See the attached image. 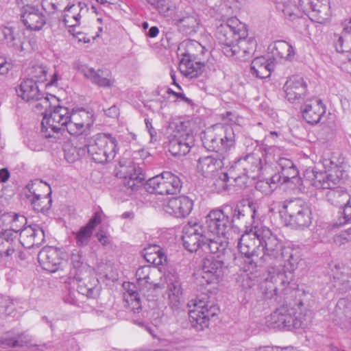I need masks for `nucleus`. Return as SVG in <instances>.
Listing matches in <instances>:
<instances>
[{
  "label": "nucleus",
  "mask_w": 351,
  "mask_h": 351,
  "mask_svg": "<svg viewBox=\"0 0 351 351\" xmlns=\"http://www.w3.org/2000/svg\"><path fill=\"white\" fill-rule=\"evenodd\" d=\"M227 245L226 241L223 242L220 240L219 235L208 232L202 250L206 253L216 254V259H223L222 256L228 251Z\"/></svg>",
  "instance_id": "e433bc0d"
},
{
  "label": "nucleus",
  "mask_w": 351,
  "mask_h": 351,
  "mask_svg": "<svg viewBox=\"0 0 351 351\" xmlns=\"http://www.w3.org/2000/svg\"><path fill=\"white\" fill-rule=\"evenodd\" d=\"M17 95L27 102H34L40 98L41 93L36 82L32 79H24L16 89Z\"/></svg>",
  "instance_id": "c9c22d12"
},
{
  "label": "nucleus",
  "mask_w": 351,
  "mask_h": 351,
  "mask_svg": "<svg viewBox=\"0 0 351 351\" xmlns=\"http://www.w3.org/2000/svg\"><path fill=\"white\" fill-rule=\"evenodd\" d=\"M259 228V223L252 228H248L244 230V234L239 238L237 247L242 255L245 264V271H253L258 264L261 265L260 257L258 256L259 247L257 245L258 237L255 235L254 231Z\"/></svg>",
  "instance_id": "9d476101"
},
{
  "label": "nucleus",
  "mask_w": 351,
  "mask_h": 351,
  "mask_svg": "<svg viewBox=\"0 0 351 351\" xmlns=\"http://www.w3.org/2000/svg\"><path fill=\"white\" fill-rule=\"evenodd\" d=\"M333 285L341 293H346L351 290V275L344 272L334 274Z\"/></svg>",
  "instance_id": "de8ad7c7"
},
{
  "label": "nucleus",
  "mask_w": 351,
  "mask_h": 351,
  "mask_svg": "<svg viewBox=\"0 0 351 351\" xmlns=\"http://www.w3.org/2000/svg\"><path fill=\"white\" fill-rule=\"evenodd\" d=\"M278 213L285 224L293 229L304 230L312 223L311 208L301 199L280 202Z\"/></svg>",
  "instance_id": "39448f33"
},
{
  "label": "nucleus",
  "mask_w": 351,
  "mask_h": 351,
  "mask_svg": "<svg viewBox=\"0 0 351 351\" xmlns=\"http://www.w3.org/2000/svg\"><path fill=\"white\" fill-rule=\"evenodd\" d=\"M0 40L3 42L8 47L13 48L16 51L27 50L25 43L21 40L19 32L14 27H0Z\"/></svg>",
  "instance_id": "72a5a7b5"
},
{
  "label": "nucleus",
  "mask_w": 351,
  "mask_h": 351,
  "mask_svg": "<svg viewBox=\"0 0 351 351\" xmlns=\"http://www.w3.org/2000/svg\"><path fill=\"white\" fill-rule=\"evenodd\" d=\"M301 261V252L298 248L286 246L284 249L283 259L284 267L289 272L294 271Z\"/></svg>",
  "instance_id": "79ce46f5"
},
{
  "label": "nucleus",
  "mask_w": 351,
  "mask_h": 351,
  "mask_svg": "<svg viewBox=\"0 0 351 351\" xmlns=\"http://www.w3.org/2000/svg\"><path fill=\"white\" fill-rule=\"evenodd\" d=\"M147 3L156 9L160 14L164 16H170L172 14L173 5L168 0H145Z\"/></svg>",
  "instance_id": "3c124183"
},
{
  "label": "nucleus",
  "mask_w": 351,
  "mask_h": 351,
  "mask_svg": "<svg viewBox=\"0 0 351 351\" xmlns=\"http://www.w3.org/2000/svg\"><path fill=\"white\" fill-rule=\"evenodd\" d=\"M19 218L26 221V218L24 217L16 215L13 219L12 229L4 230L0 234V256L1 258L10 257L16 251L17 246L16 237L19 230H14L13 228L14 226V223L18 221Z\"/></svg>",
  "instance_id": "393cba45"
},
{
  "label": "nucleus",
  "mask_w": 351,
  "mask_h": 351,
  "mask_svg": "<svg viewBox=\"0 0 351 351\" xmlns=\"http://www.w3.org/2000/svg\"><path fill=\"white\" fill-rule=\"evenodd\" d=\"M281 173L283 179L282 183L290 184L292 189H302L303 182L299 176V171L296 167L286 171H281Z\"/></svg>",
  "instance_id": "49530a36"
},
{
  "label": "nucleus",
  "mask_w": 351,
  "mask_h": 351,
  "mask_svg": "<svg viewBox=\"0 0 351 351\" xmlns=\"http://www.w3.org/2000/svg\"><path fill=\"white\" fill-rule=\"evenodd\" d=\"M145 179L143 169L135 164L129 166L123 178V184L132 191L137 190Z\"/></svg>",
  "instance_id": "4c0bfd02"
},
{
  "label": "nucleus",
  "mask_w": 351,
  "mask_h": 351,
  "mask_svg": "<svg viewBox=\"0 0 351 351\" xmlns=\"http://www.w3.org/2000/svg\"><path fill=\"white\" fill-rule=\"evenodd\" d=\"M246 35V25L237 17L228 18L217 26L215 36L221 45L222 52L226 56V48H231L237 39Z\"/></svg>",
  "instance_id": "9b49d317"
},
{
  "label": "nucleus",
  "mask_w": 351,
  "mask_h": 351,
  "mask_svg": "<svg viewBox=\"0 0 351 351\" xmlns=\"http://www.w3.org/2000/svg\"><path fill=\"white\" fill-rule=\"evenodd\" d=\"M173 5V12L169 16L177 26L178 31L185 36H191L195 34L199 28V20L194 14H190L185 11L176 10Z\"/></svg>",
  "instance_id": "412c9836"
},
{
  "label": "nucleus",
  "mask_w": 351,
  "mask_h": 351,
  "mask_svg": "<svg viewBox=\"0 0 351 351\" xmlns=\"http://www.w3.org/2000/svg\"><path fill=\"white\" fill-rule=\"evenodd\" d=\"M265 153L260 149L255 150L239 158L235 165L242 168L247 177L258 176L263 167Z\"/></svg>",
  "instance_id": "aec40b11"
},
{
  "label": "nucleus",
  "mask_w": 351,
  "mask_h": 351,
  "mask_svg": "<svg viewBox=\"0 0 351 351\" xmlns=\"http://www.w3.org/2000/svg\"><path fill=\"white\" fill-rule=\"evenodd\" d=\"M71 261L73 269V271H71V274H73L74 278H77V276L80 274L84 267L82 253L80 252L73 253L71 256Z\"/></svg>",
  "instance_id": "13d9d810"
},
{
  "label": "nucleus",
  "mask_w": 351,
  "mask_h": 351,
  "mask_svg": "<svg viewBox=\"0 0 351 351\" xmlns=\"http://www.w3.org/2000/svg\"><path fill=\"white\" fill-rule=\"evenodd\" d=\"M305 121L310 125L319 122L322 116L326 112V107L322 100L317 98L307 100L300 108Z\"/></svg>",
  "instance_id": "bb28decb"
},
{
  "label": "nucleus",
  "mask_w": 351,
  "mask_h": 351,
  "mask_svg": "<svg viewBox=\"0 0 351 351\" xmlns=\"http://www.w3.org/2000/svg\"><path fill=\"white\" fill-rule=\"evenodd\" d=\"M193 207V200L185 195L170 198L163 204L164 210L176 218L186 217L191 213Z\"/></svg>",
  "instance_id": "5701e85b"
},
{
  "label": "nucleus",
  "mask_w": 351,
  "mask_h": 351,
  "mask_svg": "<svg viewBox=\"0 0 351 351\" xmlns=\"http://www.w3.org/2000/svg\"><path fill=\"white\" fill-rule=\"evenodd\" d=\"M65 130L71 134L73 136H81L83 135L84 133L87 130L86 126L82 125V123L79 122H75L72 120H70L68 123Z\"/></svg>",
  "instance_id": "052dcab7"
},
{
  "label": "nucleus",
  "mask_w": 351,
  "mask_h": 351,
  "mask_svg": "<svg viewBox=\"0 0 351 351\" xmlns=\"http://www.w3.org/2000/svg\"><path fill=\"white\" fill-rule=\"evenodd\" d=\"M285 16L293 21L302 18V13L313 22L325 23L331 16L329 0H299L298 5L289 1L284 5Z\"/></svg>",
  "instance_id": "f03ea898"
},
{
  "label": "nucleus",
  "mask_w": 351,
  "mask_h": 351,
  "mask_svg": "<svg viewBox=\"0 0 351 351\" xmlns=\"http://www.w3.org/2000/svg\"><path fill=\"white\" fill-rule=\"evenodd\" d=\"M29 339L23 334H19L14 337L5 338L2 341V344L12 348H22L26 346Z\"/></svg>",
  "instance_id": "5fc2aeb1"
},
{
  "label": "nucleus",
  "mask_w": 351,
  "mask_h": 351,
  "mask_svg": "<svg viewBox=\"0 0 351 351\" xmlns=\"http://www.w3.org/2000/svg\"><path fill=\"white\" fill-rule=\"evenodd\" d=\"M80 72L86 79L90 80L92 84L99 87L111 88L114 84V80L111 77L110 73L107 71L101 69L95 70L93 68L82 66L80 69Z\"/></svg>",
  "instance_id": "2f4dec72"
},
{
  "label": "nucleus",
  "mask_w": 351,
  "mask_h": 351,
  "mask_svg": "<svg viewBox=\"0 0 351 351\" xmlns=\"http://www.w3.org/2000/svg\"><path fill=\"white\" fill-rule=\"evenodd\" d=\"M48 73L47 68L43 64H36L32 66L29 69L28 79L34 80L36 83L38 82H44L47 80V75Z\"/></svg>",
  "instance_id": "603ef678"
},
{
  "label": "nucleus",
  "mask_w": 351,
  "mask_h": 351,
  "mask_svg": "<svg viewBox=\"0 0 351 351\" xmlns=\"http://www.w3.org/2000/svg\"><path fill=\"white\" fill-rule=\"evenodd\" d=\"M19 241L25 248L38 247L45 241V232L38 224L24 226L20 230Z\"/></svg>",
  "instance_id": "b1692460"
},
{
  "label": "nucleus",
  "mask_w": 351,
  "mask_h": 351,
  "mask_svg": "<svg viewBox=\"0 0 351 351\" xmlns=\"http://www.w3.org/2000/svg\"><path fill=\"white\" fill-rule=\"evenodd\" d=\"M38 261L43 269L51 273L57 271L62 264L58 252L52 247H43L38 254Z\"/></svg>",
  "instance_id": "c756f323"
},
{
  "label": "nucleus",
  "mask_w": 351,
  "mask_h": 351,
  "mask_svg": "<svg viewBox=\"0 0 351 351\" xmlns=\"http://www.w3.org/2000/svg\"><path fill=\"white\" fill-rule=\"evenodd\" d=\"M93 233L92 231L84 226H82L77 232H73L75 235L76 245L78 247H85L88 245Z\"/></svg>",
  "instance_id": "864d4df0"
},
{
  "label": "nucleus",
  "mask_w": 351,
  "mask_h": 351,
  "mask_svg": "<svg viewBox=\"0 0 351 351\" xmlns=\"http://www.w3.org/2000/svg\"><path fill=\"white\" fill-rule=\"evenodd\" d=\"M101 222V214L96 212L93 214L91 218L89 219L86 225L84 226L87 229L90 230L93 232L95 228Z\"/></svg>",
  "instance_id": "338daca9"
},
{
  "label": "nucleus",
  "mask_w": 351,
  "mask_h": 351,
  "mask_svg": "<svg viewBox=\"0 0 351 351\" xmlns=\"http://www.w3.org/2000/svg\"><path fill=\"white\" fill-rule=\"evenodd\" d=\"M11 69V64L7 58L0 53V75H3L8 73Z\"/></svg>",
  "instance_id": "774afa93"
},
{
  "label": "nucleus",
  "mask_w": 351,
  "mask_h": 351,
  "mask_svg": "<svg viewBox=\"0 0 351 351\" xmlns=\"http://www.w3.org/2000/svg\"><path fill=\"white\" fill-rule=\"evenodd\" d=\"M201 138L204 147L208 151L215 152L216 153L222 152L220 138L213 131L209 130L202 132Z\"/></svg>",
  "instance_id": "37998d69"
},
{
  "label": "nucleus",
  "mask_w": 351,
  "mask_h": 351,
  "mask_svg": "<svg viewBox=\"0 0 351 351\" xmlns=\"http://www.w3.org/2000/svg\"><path fill=\"white\" fill-rule=\"evenodd\" d=\"M80 146L79 147H71L69 149H64V158L69 162H73L76 160L78 159L79 156H84V155H82V152H80Z\"/></svg>",
  "instance_id": "e2e57ef3"
},
{
  "label": "nucleus",
  "mask_w": 351,
  "mask_h": 351,
  "mask_svg": "<svg viewBox=\"0 0 351 351\" xmlns=\"http://www.w3.org/2000/svg\"><path fill=\"white\" fill-rule=\"evenodd\" d=\"M81 136L83 145L80 147L82 155L88 154L97 163L104 164L113 160L117 152V141L108 133H99L92 137Z\"/></svg>",
  "instance_id": "f257e3e1"
},
{
  "label": "nucleus",
  "mask_w": 351,
  "mask_h": 351,
  "mask_svg": "<svg viewBox=\"0 0 351 351\" xmlns=\"http://www.w3.org/2000/svg\"><path fill=\"white\" fill-rule=\"evenodd\" d=\"M80 275L75 278L77 281V292L88 298H96L99 292L98 280L89 276L81 278Z\"/></svg>",
  "instance_id": "ea45409f"
},
{
  "label": "nucleus",
  "mask_w": 351,
  "mask_h": 351,
  "mask_svg": "<svg viewBox=\"0 0 351 351\" xmlns=\"http://www.w3.org/2000/svg\"><path fill=\"white\" fill-rule=\"evenodd\" d=\"M150 271L149 266L140 267L136 271V278L143 295L147 298V300H154L156 295L155 289H152V284L149 281Z\"/></svg>",
  "instance_id": "f704fd0d"
},
{
  "label": "nucleus",
  "mask_w": 351,
  "mask_h": 351,
  "mask_svg": "<svg viewBox=\"0 0 351 351\" xmlns=\"http://www.w3.org/2000/svg\"><path fill=\"white\" fill-rule=\"evenodd\" d=\"M250 274L247 273L243 274L237 280L239 286L245 291L252 289L258 282L256 277L252 275V272Z\"/></svg>",
  "instance_id": "6e6d98bb"
},
{
  "label": "nucleus",
  "mask_w": 351,
  "mask_h": 351,
  "mask_svg": "<svg viewBox=\"0 0 351 351\" xmlns=\"http://www.w3.org/2000/svg\"><path fill=\"white\" fill-rule=\"evenodd\" d=\"M256 189L261 191L264 195H269L274 191V186L270 185L267 180H259L256 184Z\"/></svg>",
  "instance_id": "0e129e2a"
},
{
  "label": "nucleus",
  "mask_w": 351,
  "mask_h": 351,
  "mask_svg": "<svg viewBox=\"0 0 351 351\" xmlns=\"http://www.w3.org/2000/svg\"><path fill=\"white\" fill-rule=\"evenodd\" d=\"M224 260L205 258L202 263V278L208 285H216L224 275Z\"/></svg>",
  "instance_id": "6ab92c4d"
},
{
  "label": "nucleus",
  "mask_w": 351,
  "mask_h": 351,
  "mask_svg": "<svg viewBox=\"0 0 351 351\" xmlns=\"http://www.w3.org/2000/svg\"><path fill=\"white\" fill-rule=\"evenodd\" d=\"M272 53L280 58L290 60L294 56L293 47L285 40L274 42Z\"/></svg>",
  "instance_id": "a18cd8bd"
},
{
  "label": "nucleus",
  "mask_w": 351,
  "mask_h": 351,
  "mask_svg": "<svg viewBox=\"0 0 351 351\" xmlns=\"http://www.w3.org/2000/svg\"><path fill=\"white\" fill-rule=\"evenodd\" d=\"M12 306L13 303L9 298L0 295V316L10 315L13 308Z\"/></svg>",
  "instance_id": "680f3d73"
},
{
  "label": "nucleus",
  "mask_w": 351,
  "mask_h": 351,
  "mask_svg": "<svg viewBox=\"0 0 351 351\" xmlns=\"http://www.w3.org/2000/svg\"><path fill=\"white\" fill-rule=\"evenodd\" d=\"M330 317L341 328H351V297L339 299Z\"/></svg>",
  "instance_id": "a878e982"
},
{
  "label": "nucleus",
  "mask_w": 351,
  "mask_h": 351,
  "mask_svg": "<svg viewBox=\"0 0 351 351\" xmlns=\"http://www.w3.org/2000/svg\"><path fill=\"white\" fill-rule=\"evenodd\" d=\"M25 195L34 211L47 215L52 204L49 185L42 180L31 181L25 186Z\"/></svg>",
  "instance_id": "6e6552de"
},
{
  "label": "nucleus",
  "mask_w": 351,
  "mask_h": 351,
  "mask_svg": "<svg viewBox=\"0 0 351 351\" xmlns=\"http://www.w3.org/2000/svg\"><path fill=\"white\" fill-rule=\"evenodd\" d=\"M225 156L210 155L200 157L197 160V168L204 177H209L217 173L223 166Z\"/></svg>",
  "instance_id": "473e14b6"
},
{
  "label": "nucleus",
  "mask_w": 351,
  "mask_h": 351,
  "mask_svg": "<svg viewBox=\"0 0 351 351\" xmlns=\"http://www.w3.org/2000/svg\"><path fill=\"white\" fill-rule=\"evenodd\" d=\"M179 70L185 77L193 79L200 76L205 71V64L197 59L195 55L188 49L180 54Z\"/></svg>",
  "instance_id": "4be33fe9"
},
{
  "label": "nucleus",
  "mask_w": 351,
  "mask_h": 351,
  "mask_svg": "<svg viewBox=\"0 0 351 351\" xmlns=\"http://www.w3.org/2000/svg\"><path fill=\"white\" fill-rule=\"evenodd\" d=\"M182 182L180 177L170 171L149 178L146 182V190L150 193L174 195L180 192Z\"/></svg>",
  "instance_id": "f8f14e48"
},
{
  "label": "nucleus",
  "mask_w": 351,
  "mask_h": 351,
  "mask_svg": "<svg viewBox=\"0 0 351 351\" xmlns=\"http://www.w3.org/2000/svg\"><path fill=\"white\" fill-rule=\"evenodd\" d=\"M145 260L155 266L162 265L167 262V256L165 254H151L149 252L143 253Z\"/></svg>",
  "instance_id": "bf43d9fd"
},
{
  "label": "nucleus",
  "mask_w": 351,
  "mask_h": 351,
  "mask_svg": "<svg viewBox=\"0 0 351 351\" xmlns=\"http://www.w3.org/2000/svg\"><path fill=\"white\" fill-rule=\"evenodd\" d=\"M287 276L284 271H278L276 276H271V279L267 278L261 285V289L266 299L274 300L275 302L280 303L281 297L278 294L277 283L282 285L289 284L288 280H286Z\"/></svg>",
  "instance_id": "c85d7f7f"
},
{
  "label": "nucleus",
  "mask_w": 351,
  "mask_h": 351,
  "mask_svg": "<svg viewBox=\"0 0 351 351\" xmlns=\"http://www.w3.org/2000/svg\"><path fill=\"white\" fill-rule=\"evenodd\" d=\"M312 174L311 184L317 189H328L326 194L327 200L332 205L339 206L347 193L343 188L339 186L343 174L341 167L335 165L329 172L315 171Z\"/></svg>",
  "instance_id": "20e7f679"
},
{
  "label": "nucleus",
  "mask_w": 351,
  "mask_h": 351,
  "mask_svg": "<svg viewBox=\"0 0 351 351\" xmlns=\"http://www.w3.org/2000/svg\"><path fill=\"white\" fill-rule=\"evenodd\" d=\"M311 322L309 315L302 313L296 315L288 297H285L282 304L265 317V324L269 328L285 330L307 328Z\"/></svg>",
  "instance_id": "7ed1b4c3"
},
{
  "label": "nucleus",
  "mask_w": 351,
  "mask_h": 351,
  "mask_svg": "<svg viewBox=\"0 0 351 351\" xmlns=\"http://www.w3.org/2000/svg\"><path fill=\"white\" fill-rule=\"evenodd\" d=\"M189 318L191 326L197 331H202L208 328L210 319L216 316L219 308L210 300L206 293H201L191 300L188 304Z\"/></svg>",
  "instance_id": "423d86ee"
},
{
  "label": "nucleus",
  "mask_w": 351,
  "mask_h": 351,
  "mask_svg": "<svg viewBox=\"0 0 351 351\" xmlns=\"http://www.w3.org/2000/svg\"><path fill=\"white\" fill-rule=\"evenodd\" d=\"M274 64L265 58L261 56L254 58L250 66L251 74L259 79H264L270 76L274 70Z\"/></svg>",
  "instance_id": "58836bf2"
},
{
  "label": "nucleus",
  "mask_w": 351,
  "mask_h": 351,
  "mask_svg": "<svg viewBox=\"0 0 351 351\" xmlns=\"http://www.w3.org/2000/svg\"><path fill=\"white\" fill-rule=\"evenodd\" d=\"M71 112L66 107L54 105L49 112L44 114L41 125L42 132L50 129L53 133L64 131L69 122Z\"/></svg>",
  "instance_id": "2eb2a0df"
},
{
  "label": "nucleus",
  "mask_w": 351,
  "mask_h": 351,
  "mask_svg": "<svg viewBox=\"0 0 351 351\" xmlns=\"http://www.w3.org/2000/svg\"><path fill=\"white\" fill-rule=\"evenodd\" d=\"M181 281L177 276H172L167 282L168 304L173 311L178 312L184 305Z\"/></svg>",
  "instance_id": "7c9ffc66"
},
{
  "label": "nucleus",
  "mask_w": 351,
  "mask_h": 351,
  "mask_svg": "<svg viewBox=\"0 0 351 351\" xmlns=\"http://www.w3.org/2000/svg\"><path fill=\"white\" fill-rule=\"evenodd\" d=\"M336 51L339 53H348L351 51V19L345 23L340 35L335 34Z\"/></svg>",
  "instance_id": "a19ab883"
},
{
  "label": "nucleus",
  "mask_w": 351,
  "mask_h": 351,
  "mask_svg": "<svg viewBox=\"0 0 351 351\" xmlns=\"http://www.w3.org/2000/svg\"><path fill=\"white\" fill-rule=\"evenodd\" d=\"M230 208L226 204L211 210L201 222L207 233L222 236L227 239L231 237L232 228L230 221Z\"/></svg>",
  "instance_id": "1a4fd4ad"
},
{
  "label": "nucleus",
  "mask_w": 351,
  "mask_h": 351,
  "mask_svg": "<svg viewBox=\"0 0 351 351\" xmlns=\"http://www.w3.org/2000/svg\"><path fill=\"white\" fill-rule=\"evenodd\" d=\"M255 235L258 237V243L262 247L263 255L260 257L261 264L265 263L272 267L276 263H280L283 259L285 246L282 242L271 230L259 223V228L254 231Z\"/></svg>",
  "instance_id": "0eeeda50"
},
{
  "label": "nucleus",
  "mask_w": 351,
  "mask_h": 351,
  "mask_svg": "<svg viewBox=\"0 0 351 351\" xmlns=\"http://www.w3.org/2000/svg\"><path fill=\"white\" fill-rule=\"evenodd\" d=\"M222 152H228L235 145V134L232 128L228 127L224 131V136L219 137Z\"/></svg>",
  "instance_id": "8fccbe9b"
},
{
  "label": "nucleus",
  "mask_w": 351,
  "mask_h": 351,
  "mask_svg": "<svg viewBox=\"0 0 351 351\" xmlns=\"http://www.w3.org/2000/svg\"><path fill=\"white\" fill-rule=\"evenodd\" d=\"M306 87L302 77L298 75L290 77L284 85L287 99L291 103L300 102L306 95Z\"/></svg>",
  "instance_id": "cd10ccee"
},
{
  "label": "nucleus",
  "mask_w": 351,
  "mask_h": 351,
  "mask_svg": "<svg viewBox=\"0 0 351 351\" xmlns=\"http://www.w3.org/2000/svg\"><path fill=\"white\" fill-rule=\"evenodd\" d=\"M44 93H41L40 98L38 99H35L36 105L35 108L36 110L40 112L43 116L47 112H49L50 109H52L53 106V101H57V98L54 95H50V96H45Z\"/></svg>",
  "instance_id": "09e8293b"
},
{
  "label": "nucleus",
  "mask_w": 351,
  "mask_h": 351,
  "mask_svg": "<svg viewBox=\"0 0 351 351\" xmlns=\"http://www.w3.org/2000/svg\"><path fill=\"white\" fill-rule=\"evenodd\" d=\"M230 208V221L232 223V232H239L240 228L243 226L244 230L248 228L256 226L254 219L256 214V204L253 202H248L245 205H231L226 204Z\"/></svg>",
  "instance_id": "4468645a"
},
{
  "label": "nucleus",
  "mask_w": 351,
  "mask_h": 351,
  "mask_svg": "<svg viewBox=\"0 0 351 351\" xmlns=\"http://www.w3.org/2000/svg\"><path fill=\"white\" fill-rule=\"evenodd\" d=\"M351 222V198L346 202L341 211L339 212L338 221L334 226H339Z\"/></svg>",
  "instance_id": "4d7b16f0"
},
{
  "label": "nucleus",
  "mask_w": 351,
  "mask_h": 351,
  "mask_svg": "<svg viewBox=\"0 0 351 351\" xmlns=\"http://www.w3.org/2000/svg\"><path fill=\"white\" fill-rule=\"evenodd\" d=\"M248 30L246 28V35L243 38L237 39L231 48H226V56L245 61L254 53L256 49V42L254 38L247 37Z\"/></svg>",
  "instance_id": "a211bd4d"
},
{
  "label": "nucleus",
  "mask_w": 351,
  "mask_h": 351,
  "mask_svg": "<svg viewBox=\"0 0 351 351\" xmlns=\"http://www.w3.org/2000/svg\"><path fill=\"white\" fill-rule=\"evenodd\" d=\"M125 300L128 303L131 302L132 308L139 310L141 308L140 296L138 292H132L129 296H125Z\"/></svg>",
  "instance_id": "69168bd1"
},
{
  "label": "nucleus",
  "mask_w": 351,
  "mask_h": 351,
  "mask_svg": "<svg viewBox=\"0 0 351 351\" xmlns=\"http://www.w3.org/2000/svg\"><path fill=\"white\" fill-rule=\"evenodd\" d=\"M201 222L189 221L183 228V245L191 252L202 249L208 233Z\"/></svg>",
  "instance_id": "dca6fc26"
},
{
  "label": "nucleus",
  "mask_w": 351,
  "mask_h": 351,
  "mask_svg": "<svg viewBox=\"0 0 351 351\" xmlns=\"http://www.w3.org/2000/svg\"><path fill=\"white\" fill-rule=\"evenodd\" d=\"M20 21L26 29L40 31L46 24L45 14L37 6L26 3L20 8Z\"/></svg>",
  "instance_id": "f3484780"
},
{
  "label": "nucleus",
  "mask_w": 351,
  "mask_h": 351,
  "mask_svg": "<svg viewBox=\"0 0 351 351\" xmlns=\"http://www.w3.org/2000/svg\"><path fill=\"white\" fill-rule=\"evenodd\" d=\"M70 119L82 123V125L86 126L87 130H89L94 123L93 112L86 110L83 108L76 110L73 109L71 112Z\"/></svg>",
  "instance_id": "c03bdc74"
},
{
  "label": "nucleus",
  "mask_w": 351,
  "mask_h": 351,
  "mask_svg": "<svg viewBox=\"0 0 351 351\" xmlns=\"http://www.w3.org/2000/svg\"><path fill=\"white\" fill-rule=\"evenodd\" d=\"M188 123L179 120L169 141V151L175 156L186 155L195 145V137L188 129Z\"/></svg>",
  "instance_id": "ddd939ff"
}]
</instances>
